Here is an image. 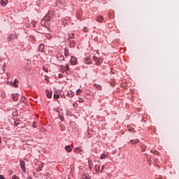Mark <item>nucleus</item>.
<instances>
[{"mask_svg": "<svg viewBox=\"0 0 179 179\" xmlns=\"http://www.w3.org/2000/svg\"><path fill=\"white\" fill-rule=\"evenodd\" d=\"M59 69L62 72V73H64V72H68V71H69V66L68 64L60 65L59 66Z\"/></svg>", "mask_w": 179, "mask_h": 179, "instance_id": "1", "label": "nucleus"}, {"mask_svg": "<svg viewBox=\"0 0 179 179\" xmlns=\"http://www.w3.org/2000/svg\"><path fill=\"white\" fill-rule=\"evenodd\" d=\"M93 59L96 62V65H100L103 62V59L93 56Z\"/></svg>", "mask_w": 179, "mask_h": 179, "instance_id": "2", "label": "nucleus"}, {"mask_svg": "<svg viewBox=\"0 0 179 179\" xmlns=\"http://www.w3.org/2000/svg\"><path fill=\"white\" fill-rule=\"evenodd\" d=\"M20 166L21 167L22 171L26 173V163L24 162V161H20Z\"/></svg>", "mask_w": 179, "mask_h": 179, "instance_id": "3", "label": "nucleus"}, {"mask_svg": "<svg viewBox=\"0 0 179 179\" xmlns=\"http://www.w3.org/2000/svg\"><path fill=\"white\" fill-rule=\"evenodd\" d=\"M70 62H71V65H76L78 60H77L76 57H71Z\"/></svg>", "mask_w": 179, "mask_h": 179, "instance_id": "4", "label": "nucleus"}, {"mask_svg": "<svg viewBox=\"0 0 179 179\" xmlns=\"http://www.w3.org/2000/svg\"><path fill=\"white\" fill-rule=\"evenodd\" d=\"M43 167H44V165H43V162H41L38 165V166L36 168V171L38 173L39 171H43Z\"/></svg>", "mask_w": 179, "mask_h": 179, "instance_id": "5", "label": "nucleus"}, {"mask_svg": "<svg viewBox=\"0 0 179 179\" xmlns=\"http://www.w3.org/2000/svg\"><path fill=\"white\" fill-rule=\"evenodd\" d=\"M104 20V18L103 17V16L101 15H99L96 17V22H100L101 23H103V20Z\"/></svg>", "mask_w": 179, "mask_h": 179, "instance_id": "6", "label": "nucleus"}, {"mask_svg": "<svg viewBox=\"0 0 179 179\" xmlns=\"http://www.w3.org/2000/svg\"><path fill=\"white\" fill-rule=\"evenodd\" d=\"M0 3L2 6H6L8 4V0H1Z\"/></svg>", "mask_w": 179, "mask_h": 179, "instance_id": "7", "label": "nucleus"}, {"mask_svg": "<svg viewBox=\"0 0 179 179\" xmlns=\"http://www.w3.org/2000/svg\"><path fill=\"white\" fill-rule=\"evenodd\" d=\"M85 64H87V65H90V64H92V62L90 61V58L87 57L85 60Z\"/></svg>", "mask_w": 179, "mask_h": 179, "instance_id": "8", "label": "nucleus"}, {"mask_svg": "<svg viewBox=\"0 0 179 179\" xmlns=\"http://www.w3.org/2000/svg\"><path fill=\"white\" fill-rule=\"evenodd\" d=\"M46 96L48 99H51L52 96V93L50 92V91L46 90Z\"/></svg>", "mask_w": 179, "mask_h": 179, "instance_id": "9", "label": "nucleus"}, {"mask_svg": "<svg viewBox=\"0 0 179 179\" xmlns=\"http://www.w3.org/2000/svg\"><path fill=\"white\" fill-rule=\"evenodd\" d=\"M81 179H90V178L89 177V175H88V174L83 173V174L82 175Z\"/></svg>", "mask_w": 179, "mask_h": 179, "instance_id": "10", "label": "nucleus"}, {"mask_svg": "<svg viewBox=\"0 0 179 179\" xmlns=\"http://www.w3.org/2000/svg\"><path fill=\"white\" fill-rule=\"evenodd\" d=\"M38 50H39V51H41V52H43V51L44 50V44H43V43H41V44L39 45Z\"/></svg>", "mask_w": 179, "mask_h": 179, "instance_id": "11", "label": "nucleus"}, {"mask_svg": "<svg viewBox=\"0 0 179 179\" xmlns=\"http://www.w3.org/2000/svg\"><path fill=\"white\" fill-rule=\"evenodd\" d=\"M94 169H95L96 171H97V173H99V171H100V164L95 165Z\"/></svg>", "mask_w": 179, "mask_h": 179, "instance_id": "12", "label": "nucleus"}, {"mask_svg": "<svg viewBox=\"0 0 179 179\" xmlns=\"http://www.w3.org/2000/svg\"><path fill=\"white\" fill-rule=\"evenodd\" d=\"M65 150H66V152H72V148H71V145H66L65 147Z\"/></svg>", "mask_w": 179, "mask_h": 179, "instance_id": "13", "label": "nucleus"}, {"mask_svg": "<svg viewBox=\"0 0 179 179\" xmlns=\"http://www.w3.org/2000/svg\"><path fill=\"white\" fill-rule=\"evenodd\" d=\"M12 96H13V101H17V99H18L17 97H18L19 95H17V94H13Z\"/></svg>", "mask_w": 179, "mask_h": 179, "instance_id": "14", "label": "nucleus"}, {"mask_svg": "<svg viewBox=\"0 0 179 179\" xmlns=\"http://www.w3.org/2000/svg\"><path fill=\"white\" fill-rule=\"evenodd\" d=\"M64 55L65 57H69V50L66 48L64 49Z\"/></svg>", "mask_w": 179, "mask_h": 179, "instance_id": "15", "label": "nucleus"}, {"mask_svg": "<svg viewBox=\"0 0 179 179\" xmlns=\"http://www.w3.org/2000/svg\"><path fill=\"white\" fill-rule=\"evenodd\" d=\"M94 87H95V89H96L97 90H101V87L99 85L97 84H94Z\"/></svg>", "mask_w": 179, "mask_h": 179, "instance_id": "16", "label": "nucleus"}, {"mask_svg": "<svg viewBox=\"0 0 179 179\" xmlns=\"http://www.w3.org/2000/svg\"><path fill=\"white\" fill-rule=\"evenodd\" d=\"M74 152L76 153H78V152H82V148H80V147H78V148L74 149Z\"/></svg>", "mask_w": 179, "mask_h": 179, "instance_id": "17", "label": "nucleus"}, {"mask_svg": "<svg viewBox=\"0 0 179 179\" xmlns=\"http://www.w3.org/2000/svg\"><path fill=\"white\" fill-rule=\"evenodd\" d=\"M109 19H114V15L113 13L109 12Z\"/></svg>", "mask_w": 179, "mask_h": 179, "instance_id": "18", "label": "nucleus"}, {"mask_svg": "<svg viewBox=\"0 0 179 179\" xmlns=\"http://www.w3.org/2000/svg\"><path fill=\"white\" fill-rule=\"evenodd\" d=\"M151 152L153 153L154 155H159V152L156 150H152Z\"/></svg>", "mask_w": 179, "mask_h": 179, "instance_id": "19", "label": "nucleus"}, {"mask_svg": "<svg viewBox=\"0 0 179 179\" xmlns=\"http://www.w3.org/2000/svg\"><path fill=\"white\" fill-rule=\"evenodd\" d=\"M80 93H82V90L78 89V90L76 91V95H77V96H79V95L80 94Z\"/></svg>", "mask_w": 179, "mask_h": 179, "instance_id": "20", "label": "nucleus"}, {"mask_svg": "<svg viewBox=\"0 0 179 179\" xmlns=\"http://www.w3.org/2000/svg\"><path fill=\"white\" fill-rule=\"evenodd\" d=\"M19 80H17V79H15L14 80V86L15 87H17V85H16V83H18Z\"/></svg>", "mask_w": 179, "mask_h": 179, "instance_id": "21", "label": "nucleus"}, {"mask_svg": "<svg viewBox=\"0 0 179 179\" xmlns=\"http://www.w3.org/2000/svg\"><path fill=\"white\" fill-rule=\"evenodd\" d=\"M138 142H139V140L131 141V143L132 145H135V143H138Z\"/></svg>", "mask_w": 179, "mask_h": 179, "instance_id": "22", "label": "nucleus"}, {"mask_svg": "<svg viewBox=\"0 0 179 179\" xmlns=\"http://www.w3.org/2000/svg\"><path fill=\"white\" fill-rule=\"evenodd\" d=\"M13 38V36H12V35H9L8 37V41H12Z\"/></svg>", "mask_w": 179, "mask_h": 179, "instance_id": "23", "label": "nucleus"}, {"mask_svg": "<svg viewBox=\"0 0 179 179\" xmlns=\"http://www.w3.org/2000/svg\"><path fill=\"white\" fill-rule=\"evenodd\" d=\"M74 37H75V34H71L69 36V38H74Z\"/></svg>", "mask_w": 179, "mask_h": 179, "instance_id": "24", "label": "nucleus"}, {"mask_svg": "<svg viewBox=\"0 0 179 179\" xmlns=\"http://www.w3.org/2000/svg\"><path fill=\"white\" fill-rule=\"evenodd\" d=\"M54 99H56V100H57V99H59V95H58V94H54Z\"/></svg>", "mask_w": 179, "mask_h": 179, "instance_id": "25", "label": "nucleus"}, {"mask_svg": "<svg viewBox=\"0 0 179 179\" xmlns=\"http://www.w3.org/2000/svg\"><path fill=\"white\" fill-rule=\"evenodd\" d=\"M106 157H107V156H106L105 154H102V155H101V159H106Z\"/></svg>", "mask_w": 179, "mask_h": 179, "instance_id": "26", "label": "nucleus"}, {"mask_svg": "<svg viewBox=\"0 0 179 179\" xmlns=\"http://www.w3.org/2000/svg\"><path fill=\"white\" fill-rule=\"evenodd\" d=\"M84 33H87V28L86 27H84L83 29Z\"/></svg>", "mask_w": 179, "mask_h": 179, "instance_id": "27", "label": "nucleus"}, {"mask_svg": "<svg viewBox=\"0 0 179 179\" xmlns=\"http://www.w3.org/2000/svg\"><path fill=\"white\" fill-rule=\"evenodd\" d=\"M85 102V100H83V99L80 98L79 99V103H84Z\"/></svg>", "mask_w": 179, "mask_h": 179, "instance_id": "28", "label": "nucleus"}, {"mask_svg": "<svg viewBox=\"0 0 179 179\" xmlns=\"http://www.w3.org/2000/svg\"><path fill=\"white\" fill-rule=\"evenodd\" d=\"M12 179H19V177H17V176L14 175V176H13Z\"/></svg>", "mask_w": 179, "mask_h": 179, "instance_id": "29", "label": "nucleus"}, {"mask_svg": "<svg viewBox=\"0 0 179 179\" xmlns=\"http://www.w3.org/2000/svg\"><path fill=\"white\" fill-rule=\"evenodd\" d=\"M104 169H106V166H105V165H103L101 167V171H103V170H104Z\"/></svg>", "mask_w": 179, "mask_h": 179, "instance_id": "30", "label": "nucleus"}, {"mask_svg": "<svg viewBox=\"0 0 179 179\" xmlns=\"http://www.w3.org/2000/svg\"><path fill=\"white\" fill-rule=\"evenodd\" d=\"M59 119L61 120V121H64V117L61 115L59 116Z\"/></svg>", "mask_w": 179, "mask_h": 179, "instance_id": "31", "label": "nucleus"}, {"mask_svg": "<svg viewBox=\"0 0 179 179\" xmlns=\"http://www.w3.org/2000/svg\"><path fill=\"white\" fill-rule=\"evenodd\" d=\"M58 76H59V79H61V78H64V76H62V73H59Z\"/></svg>", "mask_w": 179, "mask_h": 179, "instance_id": "32", "label": "nucleus"}, {"mask_svg": "<svg viewBox=\"0 0 179 179\" xmlns=\"http://www.w3.org/2000/svg\"><path fill=\"white\" fill-rule=\"evenodd\" d=\"M0 179H5V177L3 175H0Z\"/></svg>", "mask_w": 179, "mask_h": 179, "instance_id": "33", "label": "nucleus"}, {"mask_svg": "<svg viewBox=\"0 0 179 179\" xmlns=\"http://www.w3.org/2000/svg\"><path fill=\"white\" fill-rule=\"evenodd\" d=\"M33 127H34V128H36L37 126L36 125V122L33 123Z\"/></svg>", "mask_w": 179, "mask_h": 179, "instance_id": "34", "label": "nucleus"}, {"mask_svg": "<svg viewBox=\"0 0 179 179\" xmlns=\"http://www.w3.org/2000/svg\"><path fill=\"white\" fill-rule=\"evenodd\" d=\"M15 127H17V123L15 122Z\"/></svg>", "mask_w": 179, "mask_h": 179, "instance_id": "35", "label": "nucleus"}, {"mask_svg": "<svg viewBox=\"0 0 179 179\" xmlns=\"http://www.w3.org/2000/svg\"><path fill=\"white\" fill-rule=\"evenodd\" d=\"M45 176H48V174L46 173Z\"/></svg>", "mask_w": 179, "mask_h": 179, "instance_id": "36", "label": "nucleus"}, {"mask_svg": "<svg viewBox=\"0 0 179 179\" xmlns=\"http://www.w3.org/2000/svg\"><path fill=\"white\" fill-rule=\"evenodd\" d=\"M1 138H0V143H1Z\"/></svg>", "mask_w": 179, "mask_h": 179, "instance_id": "37", "label": "nucleus"}]
</instances>
